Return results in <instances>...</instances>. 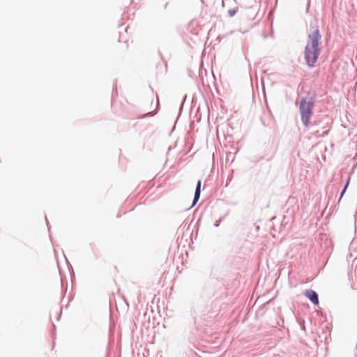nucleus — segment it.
Instances as JSON below:
<instances>
[{"label": "nucleus", "instance_id": "f257e3e1", "mask_svg": "<svg viewBox=\"0 0 357 357\" xmlns=\"http://www.w3.org/2000/svg\"><path fill=\"white\" fill-rule=\"evenodd\" d=\"M321 36L317 28L313 29L308 35L305 57L310 67L314 66L320 52L319 44Z\"/></svg>", "mask_w": 357, "mask_h": 357}, {"label": "nucleus", "instance_id": "f03ea898", "mask_svg": "<svg viewBox=\"0 0 357 357\" xmlns=\"http://www.w3.org/2000/svg\"><path fill=\"white\" fill-rule=\"evenodd\" d=\"M313 107V102L310 100H307L303 98L301 100L299 109L301 115V119L305 126H307L312 115V109Z\"/></svg>", "mask_w": 357, "mask_h": 357}, {"label": "nucleus", "instance_id": "7ed1b4c3", "mask_svg": "<svg viewBox=\"0 0 357 357\" xmlns=\"http://www.w3.org/2000/svg\"><path fill=\"white\" fill-rule=\"evenodd\" d=\"M305 296L309 298L314 304H319V299L317 293L312 289H307L305 291Z\"/></svg>", "mask_w": 357, "mask_h": 357}, {"label": "nucleus", "instance_id": "20e7f679", "mask_svg": "<svg viewBox=\"0 0 357 357\" xmlns=\"http://www.w3.org/2000/svg\"><path fill=\"white\" fill-rule=\"evenodd\" d=\"M201 184H202L201 181H199L197 182L196 190H195V197H194V199H193V205H195L196 204V202L198 201V199H199L200 193H201Z\"/></svg>", "mask_w": 357, "mask_h": 357}, {"label": "nucleus", "instance_id": "39448f33", "mask_svg": "<svg viewBox=\"0 0 357 357\" xmlns=\"http://www.w3.org/2000/svg\"><path fill=\"white\" fill-rule=\"evenodd\" d=\"M349 180H350V179H349V180L347 181V184H346V185H345V187H344V190H343V191H342V195L344 194V192H345V190H346V189H347V186H348V185H349Z\"/></svg>", "mask_w": 357, "mask_h": 357}, {"label": "nucleus", "instance_id": "423d86ee", "mask_svg": "<svg viewBox=\"0 0 357 357\" xmlns=\"http://www.w3.org/2000/svg\"><path fill=\"white\" fill-rule=\"evenodd\" d=\"M229 15L231 16H233L234 15V13H235V11H233V10H229Z\"/></svg>", "mask_w": 357, "mask_h": 357}]
</instances>
